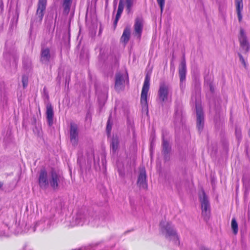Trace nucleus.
Instances as JSON below:
<instances>
[{
    "label": "nucleus",
    "instance_id": "11",
    "mask_svg": "<svg viewBox=\"0 0 250 250\" xmlns=\"http://www.w3.org/2000/svg\"><path fill=\"white\" fill-rule=\"evenodd\" d=\"M69 135L71 143L73 146H76L79 141V130L77 124L70 123Z\"/></svg>",
    "mask_w": 250,
    "mask_h": 250
},
{
    "label": "nucleus",
    "instance_id": "32",
    "mask_svg": "<svg viewBox=\"0 0 250 250\" xmlns=\"http://www.w3.org/2000/svg\"><path fill=\"white\" fill-rule=\"evenodd\" d=\"M28 77L25 75L23 76L22 77V85H23V88H25L27 87V86L28 85Z\"/></svg>",
    "mask_w": 250,
    "mask_h": 250
},
{
    "label": "nucleus",
    "instance_id": "45",
    "mask_svg": "<svg viewBox=\"0 0 250 250\" xmlns=\"http://www.w3.org/2000/svg\"><path fill=\"white\" fill-rule=\"evenodd\" d=\"M28 64H29V65H30V61H28Z\"/></svg>",
    "mask_w": 250,
    "mask_h": 250
},
{
    "label": "nucleus",
    "instance_id": "35",
    "mask_svg": "<svg viewBox=\"0 0 250 250\" xmlns=\"http://www.w3.org/2000/svg\"><path fill=\"white\" fill-rule=\"evenodd\" d=\"M121 14H122L117 13L115 19V20L114 21V26L115 27L117 25V22H118L119 19L120 18Z\"/></svg>",
    "mask_w": 250,
    "mask_h": 250
},
{
    "label": "nucleus",
    "instance_id": "28",
    "mask_svg": "<svg viewBox=\"0 0 250 250\" xmlns=\"http://www.w3.org/2000/svg\"><path fill=\"white\" fill-rule=\"evenodd\" d=\"M72 0H64L63 6L65 11H69L71 5Z\"/></svg>",
    "mask_w": 250,
    "mask_h": 250
},
{
    "label": "nucleus",
    "instance_id": "24",
    "mask_svg": "<svg viewBox=\"0 0 250 250\" xmlns=\"http://www.w3.org/2000/svg\"><path fill=\"white\" fill-rule=\"evenodd\" d=\"M119 145V139L117 136H113L111 140V147L113 153H116Z\"/></svg>",
    "mask_w": 250,
    "mask_h": 250
},
{
    "label": "nucleus",
    "instance_id": "19",
    "mask_svg": "<svg viewBox=\"0 0 250 250\" xmlns=\"http://www.w3.org/2000/svg\"><path fill=\"white\" fill-rule=\"evenodd\" d=\"M46 120L49 126H51L53 124L54 111L52 105L48 103L46 105Z\"/></svg>",
    "mask_w": 250,
    "mask_h": 250
},
{
    "label": "nucleus",
    "instance_id": "7",
    "mask_svg": "<svg viewBox=\"0 0 250 250\" xmlns=\"http://www.w3.org/2000/svg\"><path fill=\"white\" fill-rule=\"evenodd\" d=\"M199 197L201 204L202 215L206 220H207L210 214V205L208 198L203 189L200 192Z\"/></svg>",
    "mask_w": 250,
    "mask_h": 250
},
{
    "label": "nucleus",
    "instance_id": "26",
    "mask_svg": "<svg viewBox=\"0 0 250 250\" xmlns=\"http://www.w3.org/2000/svg\"><path fill=\"white\" fill-rule=\"evenodd\" d=\"M242 182L244 186L246 188H248L250 182V173H245L244 174L242 178Z\"/></svg>",
    "mask_w": 250,
    "mask_h": 250
},
{
    "label": "nucleus",
    "instance_id": "42",
    "mask_svg": "<svg viewBox=\"0 0 250 250\" xmlns=\"http://www.w3.org/2000/svg\"><path fill=\"white\" fill-rule=\"evenodd\" d=\"M201 250H209L207 248H205V247H203L201 248Z\"/></svg>",
    "mask_w": 250,
    "mask_h": 250
},
{
    "label": "nucleus",
    "instance_id": "41",
    "mask_svg": "<svg viewBox=\"0 0 250 250\" xmlns=\"http://www.w3.org/2000/svg\"><path fill=\"white\" fill-rule=\"evenodd\" d=\"M197 92L199 93V92H200V87H199V85H197Z\"/></svg>",
    "mask_w": 250,
    "mask_h": 250
},
{
    "label": "nucleus",
    "instance_id": "17",
    "mask_svg": "<svg viewBox=\"0 0 250 250\" xmlns=\"http://www.w3.org/2000/svg\"><path fill=\"white\" fill-rule=\"evenodd\" d=\"M143 20L141 18L137 17L135 21V24L134 25V31L135 34L137 36L138 38H140L143 30Z\"/></svg>",
    "mask_w": 250,
    "mask_h": 250
},
{
    "label": "nucleus",
    "instance_id": "14",
    "mask_svg": "<svg viewBox=\"0 0 250 250\" xmlns=\"http://www.w3.org/2000/svg\"><path fill=\"white\" fill-rule=\"evenodd\" d=\"M5 47L6 52L4 53L5 58L7 59H9L10 60L12 59L14 61L16 62L19 58V55L15 46H13L12 47H10L8 46V42H6Z\"/></svg>",
    "mask_w": 250,
    "mask_h": 250
},
{
    "label": "nucleus",
    "instance_id": "25",
    "mask_svg": "<svg viewBox=\"0 0 250 250\" xmlns=\"http://www.w3.org/2000/svg\"><path fill=\"white\" fill-rule=\"evenodd\" d=\"M130 36V29L129 27H126L124 30L123 34L121 37V40L125 43H126L129 39Z\"/></svg>",
    "mask_w": 250,
    "mask_h": 250
},
{
    "label": "nucleus",
    "instance_id": "13",
    "mask_svg": "<svg viewBox=\"0 0 250 250\" xmlns=\"http://www.w3.org/2000/svg\"><path fill=\"white\" fill-rule=\"evenodd\" d=\"M125 75L120 72L117 73L115 75V89L120 92L123 90L125 87Z\"/></svg>",
    "mask_w": 250,
    "mask_h": 250
},
{
    "label": "nucleus",
    "instance_id": "8",
    "mask_svg": "<svg viewBox=\"0 0 250 250\" xmlns=\"http://www.w3.org/2000/svg\"><path fill=\"white\" fill-rule=\"evenodd\" d=\"M238 38L241 48L245 53H247L250 50V43L246 31L243 28H240Z\"/></svg>",
    "mask_w": 250,
    "mask_h": 250
},
{
    "label": "nucleus",
    "instance_id": "21",
    "mask_svg": "<svg viewBox=\"0 0 250 250\" xmlns=\"http://www.w3.org/2000/svg\"><path fill=\"white\" fill-rule=\"evenodd\" d=\"M7 97L5 91V85L3 83H0V104L6 103Z\"/></svg>",
    "mask_w": 250,
    "mask_h": 250
},
{
    "label": "nucleus",
    "instance_id": "22",
    "mask_svg": "<svg viewBox=\"0 0 250 250\" xmlns=\"http://www.w3.org/2000/svg\"><path fill=\"white\" fill-rule=\"evenodd\" d=\"M50 50L48 48H44L42 50L41 61L43 63H47L50 59Z\"/></svg>",
    "mask_w": 250,
    "mask_h": 250
},
{
    "label": "nucleus",
    "instance_id": "38",
    "mask_svg": "<svg viewBox=\"0 0 250 250\" xmlns=\"http://www.w3.org/2000/svg\"><path fill=\"white\" fill-rule=\"evenodd\" d=\"M209 89H210V91L211 92H213L214 90V88L213 85H212V84L211 83H209Z\"/></svg>",
    "mask_w": 250,
    "mask_h": 250
},
{
    "label": "nucleus",
    "instance_id": "4",
    "mask_svg": "<svg viewBox=\"0 0 250 250\" xmlns=\"http://www.w3.org/2000/svg\"><path fill=\"white\" fill-rule=\"evenodd\" d=\"M172 90L170 86L164 82L160 83L158 91V100L163 106L164 103L171 101Z\"/></svg>",
    "mask_w": 250,
    "mask_h": 250
},
{
    "label": "nucleus",
    "instance_id": "16",
    "mask_svg": "<svg viewBox=\"0 0 250 250\" xmlns=\"http://www.w3.org/2000/svg\"><path fill=\"white\" fill-rule=\"evenodd\" d=\"M162 153L164 155V159L166 161L169 160L170 153L171 151V146L168 142L164 138L163 139L162 143Z\"/></svg>",
    "mask_w": 250,
    "mask_h": 250
},
{
    "label": "nucleus",
    "instance_id": "5",
    "mask_svg": "<svg viewBox=\"0 0 250 250\" xmlns=\"http://www.w3.org/2000/svg\"><path fill=\"white\" fill-rule=\"evenodd\" d=\"M150 76L147 74L145 77L141 95V104L143 111L148 113L147 93L149 89Z\"/></svg>",
    "mask_w": 250,
    "mask_h": 250
},
{
    "label": "nucleus",
    "instance_id": "30",
    "mask_svg": "<svg viewBox=\"0 0 250 250\" xmlns=\"http://www.w3.org/2000/svg\"><path fill=\"white\" fill-rule=\"evenodd\" d=\"M157 2L160 7L161 13L162 14L165 7V0H157Z\"/></svg>",
    "mask_w": 250,
    "mask_h": 250
},
{
    "label": "nucleus",
    "instance_id": "39",
    "mask_svg": "<svg viewBox=\"0 0 250 250\" xmlns=\"http://www.w3.org/2000/svg\"><path fill=\"white\" fill-rule=\"evenodd\" d=\"M118 172L119 173V174L121 176H123L124 175V173L122 172L121 169H119Z\"/></svg>",
    "mask_w": 250,
    "mask_h": 250
},
{
    "label": "nucleus",
    "instance_id": "34",
    "mask_svg": "<svg viewBox=\"0 0 250 250\" xmlns=\"http://www.w3.org/2000/svg\"><path fill=\"white\" fill-rule=\"evenodd\" d=\"M235 135H236V138L238 140H240L241 139V130L240 128H239L238 127H236Z\"/></svg>",
    "mask_w": 250,
    "mask_h": 250
},
{
    "label": "nucleus",
    "instance_id": "20",
    "mask_svg": "<svg viewBox=\"0 0 250 250\" xmlns=\"http://www.w3.org/2000/svg\"><path fill=\"white\" fill-rule=\"evenodd\" d=\"M235 3L238 21L241 22L243 19L242 14L243 9V0H235Z\"/></svg>",
    "mask_w": 250,
    "mask_h": 250
},
{
    "label": "nucleus",
    "instance_id": "1",
    "mask_svg": "<svg viewBox=\"0 0 250 250\" xmlns=\"http://www.w3.org/2000/svg\"><path fill=\"white\" fill-rule=\"evenodd\" d=\"M63 182V177L55 169H52L47 172L42 169L39 172L38 183L42 189H46L50 186L54 190H56L58 189Z\"/></svg>",
    "mask_w": 250,
    "mask_h": 250
},
{
    "label": "nucleus",
    "instance_id": "10",
    "mask_svg": "<svg viewBox=\"0 0 250 250\" xmlns=\"http://www.w3.org/2000/svg\"><path fill=\"white\" fill-rule=\"evenodd\" d=\"M54 225L55 220L54 217H43L36 223L35 228L40 230H44L50 229Z\"/></svg>",
    "mask_w": 250,
    "mask_h": 250
},
{
    "label": "nucleus",
    "instance_id": "48",
    "mask_svg": "<svg viewBox=\"0 0 250 250\" xmlns=\"http://www.w3.org/2000/svg\"><path fill=\"white\" fill-rule=\"evenodd\" d=\"M98 90H96V93H98Z\"/></svg>",
    "mask_w": 250,
    "mask_h": 250
},
{
    "label": "nucleus",
    "instance_id": "9",
    "mask_svg": "<svg viewBox=\"0 0 250 250\" xmlns=\"http://www.w3.org/2000/svg\"><path fill=\"white\" fill-rule=\"evenodd\" d=\"M191 100L195 101V106L196 109V115H197V127L199 131H201L204 127V116L202 109L199 104H197L196 97L193 95L191 97Z\"/></svg>",
    "mask_w": 250,
    "mask_h": 250
},
{
    "label": "nucleus",
    "instance_id": "29",
    "mask_svg": "<svg viewBox=\"0 0 250 250\" xmlns=\"http://www.w3.org/2000/svg\"><path fill=\"white\" fill-rule=\"evenodd\" d=\"M111 116H110L109 117L106 125V131L108 134L110 133L112 128V122H111Z\"/></svg>",
    "mask_w": 250,
    "mask_h": 250
},
{
    "label": "nucleus",
    "instance_id": "47",
    "mask_svg": "<svg viewBox=\"0 0 250 250\" xmlns=\"http://www.w3.org/2000/svg\"><path fill=\"white\" fill-rule=\"evenodd\" d=\"M105 93L104 94V97H105Z\"/></svg>",
    "mask_w": 250,
    "mask_h": 250
},
{
    "label": "nucleus",
    "instance_id": "27",
    "mask_svg": "<svg viewBox=\"0 0 250 250\" xmlns=\"http://www.w3.org/2000/svg\"><path fill=\"white\" fill-rule=\"evenodd\" d=\"M231 228L234 234H236L238 231V224L235 218H232L231 220Z\"/></svg>",
    "mask_w": 250,
    "mask_h": 250
},
{
    "label": "nucleus",
    "instance_id": "23",
    "mask_svg": "<svg viewBox=\"0 0 250 250\" xmlns=\"http://www.w3.org/2000/svg\"><path fill=\"white\" fill-rule=\"evenodd\" d=\"M9 234V227L6 224L0 222V236H8Z\"/></svg>",
    "mask_w": 250,
    "mask_h": 250
},
{
    "label": "nucleus",
    "instance_id": "18",
    "mask_svg": "<svg viewBox=\"0 0 250 250\" xmlns=\"http://www.w3.org/2000/svg\"><path fill=\"white\" fill-rule=\"evenodd\" d=\"M186 71H187V70H186V63L185 56V54H183V59L181 61V64H180V65L179 67V70L180 79V81L182 82V83L183 81H185L186 80Z\"/></svg>",
    "mask_w": 250,
    "mask_h": 250
},
{
    "label": "nucleus",
    "instance_id": "31",
    "mask_svg": "<svg viewBox=\"0 0 250 250\" xmlns=\"http://www.w3.org/2000/svg\"><path fill=\"white\" fill-rule=\"evenodd\" d=\"M124 9V3L123 0H120L119 3L118 8L117 10L118 13L122 14Z\"/></svg>",
    "mask_w": 250,
    "mask_h": 250
},
{
    "label": "nucleus",
    "instance_id": "46",
    "mask_svg": "<svg viewBox=\"0 0 250 250\" xmlns=\"http://www.w3.org/2000/svg\"><path fill=\"white\" fill-rule=\"evenodd\" d=\"M23 250H26L24 248Z\"/></svg>",
    "mask_w": 250,
    "mask_h": 250
},
{
    "label": "nucleus",
    "instance_id": "12",
    "mask_svg": "<svg viewBox=\"0 0 250 250\" xmlns=\"http://www.w3.org/2000/svg\"><path fill=\"white\" fill-rule=\"evenodd\" d=\"M137 184L140 188L146 189L147 188L146 174L144 167L140 168Z\"/></svg>",
    "mask_w": 250,
    "mask_h": 250
},
{
    "label": "nucleus",
    "instance_id": "43",
    "mask_svg": "<svg viewBox=\"0 0 250 250\" xmlns=\"http://www.w3.org/2000/svg\"><path fill=\"white\" fill-rule=\"evenodd\" d=\"M104 156H102V162L103 163H104Z\"/></svg>",
    "mask_w": 250,
    "mask_h": 250
},
{
    "label": "nucleus",
    "instance_id": "3",
    "mask_svg": "<svg viewBox=\"0 0 250 250\" xmlns=\"http://www.w3.org/2000/svg\"><path fill=\"white\" fill-rule=\"evenodd\" d=\"M160 226L162 233L167 239L173 241L176 245L179 244V237L171 223L162 221L160 224Z\"/></svg>",
    "mask_w": 250,
    "mask_h": 250
},
{
    "label": "nucleus",
    "instance_id": "6",
    "mask_svg": "<svg viewBox=\"0 0 250 250\" xmlns=\"http://www.w3.org/2000/svg\"><path fill=\"white\" fill-rule=\"evenodd\" d=\"M93 161L95 166H99V157L95 158L94 150L92 148H90L87 150L86 157L84 159L82 156H80L79 154L78 155L77 162L81 167L83 166L84 163H86V162L88 165H90Z\"/></svg>",
    "mask_w": 250,
    "mask_h": 250
},
{
    "label": "nucleus",
    "instance_id": "37",
    "mask_svg": "<svg viewBox=\"0 0 250 250\" xmlns=\"http://www.w3.org/2000/svg\"><path fill=\"white\" fill-rule=\"evenodd\" d=\"M185 81H183L182 82H182L180 81V87H181V88L182 89H184L185 88Z\"/></svg>",
    "mask_w": 250,
    "mask_h": 250
},
{
    "label": "nucleus",
    "instance_id": "33",
    "mask_svg": "<svg viewBox=\"0 0 250 250\" xmlns=\"http://www.w3.org/2000/svg\"><path fill=\"white\" fill-rule=\"evenodd\" d=\"M238 56L239 57L240 61L241 62L242 64L244 65V66L245 67V68H247V63H246V61H245V59H244V57H243V56L242 55V54H241L240 53H238Z\"/></svg>",
    "mask_w": 250,
    "mask_h": 250
},
{
    "label": "nucleus",
    "instance_id": "44",
    "mask_svg": "<svg viewBox=\"0 0 250 250\" xmlns=\"http://www.w3.org/2000/svg\"><path fill=\"white\" fill-rule=\"evenodd\" d=\"M23 65L25 66V60H23Z\"/></svg>",
    "mask_w": 250,
    "mask_h": 250
},
{
    "label": "nucleus",
    "instance_id": "36",
    "mask_svg": "<svg viewBox=\"0 0 250 250\" xmlns=\"http://www.w3.org/2000/svg\"><path fill=\"white\" fill-rule=\"evenodd\" d=\"M126 0L127 9V10H129L130 9L131 7L132 6V5L133 4L132 0Z\"/></svg>",
    "mask_w": 250,
    "mask_h": 250
},
{
    "label": "nucleus",
    "instance_id": "15",
    "mask_svg": "<svg viewBox=\"0 0 250 250\" xmlns=\"http://www.w3.org/2000/svg\"><path fill=\"white\" fill-rule=\"evenodd\" d=\"M47 0H39L36 14L40 20H42L44 16V11L45 10Z\"/></svg>",
    "mask_w": 250,
    "mask_h": 250
},
{
    "label": "nucleus",
    "instance_id": "40",
    "mask_svg": "<svg viewBox=\"0 0 250 250\" xmlns=\"http://www.w3.org/2000/svg\"><path fill=\"white\" fill-rule=\"evenodd\" d=\"M3 186V183L0 181V189H2Z\"/></svg>",
    "mask_w": 250,
    "mask_h": 250
},
{
    "label": "nucleus",
    "instance_id": "2",
    "mask_svg": "<svg viewBox=\"0 0 250 250\" xmlns=\"http://www.w3.org/2000/svg\"><path fill=\"white\" fill-rule=\"evenodd\" d=\"M95 220L96 222L97 221L93 216L89 215L87 210L81 209L78 211L76 215L73 217L72 222L70 223V226L71 227L77 225L83 226L85 224H89V223L94 225V222Z\"/></svg>",
    "mask_w": 250,
    "mask_h": 250
}]
</instances>
